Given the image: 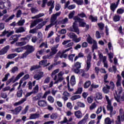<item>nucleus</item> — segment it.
<instances>
[{
  "mask_svg": "<svg viewBox=\"0 0 124 124\" xmlns=\"http://www.w3.org/2000/svg\"><path fill=\"white\" fill-rule=\"evenodd\" d=\"M117 81L116 82V86L117 87H118V88L121 87V86H122V77H121V76H120V75H117Z\"/></svg>",
  "mask_w": 124,
  "mask_h": 124,
  "instance_id": "bb28decb",
  "label": "nucleus"
},
{
  "mask_svg": "<svg viewBox=\"0 0 124 124\" xmlns=\"http://www.w3.org/2000/svg\"><path fill=\"white\" fill-rule=\"evenodd\" d=\"M61 12H59L58 13H56L55 14L51 16V20L53 21L54 22H56L57 17H58V16H60V15H61Z\"/></svg>",
  "mask_w": 124,
  "mask_h": 124,
  "instance_id": "c85d7f7f",
  "label": "nucleus"
},
{
  "mask_svg": "<svg viewBox=\"0 0 124 124\" xmlns=\"http://www.w3.org/2000/svg\"><path fill=\"white\" fill-rule=\"evenodd\" d=\"M59 58H60V59H62V58H63V59H66V58H67V54H64V53H63V51L62 52V51H59L57 53L55 57V60H56L57 61V60Z\"/></svg>",
  "mask_w": 124,
  "mask_h": 124,
  "instance_id": "0eeeda50",
  "label": "nucleus"
},
{
  "mask_svg": "<svg viewBox=\"0 0 124 124\" xmlns=\"http://www.w3.org/2000/svg\"><path fill=\"white\" fill-rule=\"evenodd\" d=\"M25 19H22V20H20L19 21H18V22L17 23V24L18 25V26H24V24H25Z\"/></svg>",
  "mask_w": 124,
  "mask_h": 124,
  "instance_id": "680f3d73",
  "label": "nucleus"
},
{
  "mask_svg": "<svg viewBox=\"0 0 124 124\" xmlns=\"http://www.w3.org/2000/svg\"><path fill=\"white\" fill-rule=\"evenodd\" d=\"M21 15H22V11L21 10H19L17 11L16 14V18H20V17H21Z\"/></svg>",
  "mask_w": 124,
  "mask_h": 124,
  "instance_id": "338daca9",
  "label": "nucleus"
},
{
  "mask_svg": "<svg viewBox=\"0 0 124 124\" xmlns=\"http://www.w3.org/2000/svg\"><path fill=\"white\" fill-rule=\"evenodd\" d=\"M10 46H5L3 49H2L0 51V55H4V54H6L7 53V51L9 49Z\"/></svg>",
  "mask_w": 124,
  "mask_h": 124,
  "instance_id": "4be33fe9",
  "label": "nucleus"
},
{
  "mask_svg": "<svg viewBox=\"0 0 124 124\" xmlns=\"http://www.w3.org/2000/svg\"><path fill=\"white\" fill-rule=\"evenodd\" d=\"M97 107V105L96 104V103L93 102L89 107V109L90 110H93L94 109H95V108H96Z\"/></svg>",
  "mask_w": 124,
  "mask_h": 124,
  "instance_id": "58836bf2",
  "label": "nucleus"
},
{
  "mask_svg": "<svg viewBox=\"0 0 124 124\" xmlns=\"http://www.w3.org/2000/svg\"><path fill=\"white\" fill-rule=\"evenodd\" d=\"M18 71H19V68L17 66L13 67L10 70V72L13 74L16 73V72H18Z\"/></svg>",
  "mask_w": 124,
  "mask_h": 124,
  "instance_id": "473e14b6",
  "label": "nucleus"
},
{
  "mask_svg": "<svg viewBox=\"0 0 124 124\" xmlns=\"http://www.w3.org/2000/svg\"><path fill=\"white\" fill-rule=\"evenodd\" d=\"M23 108L22 106H19L16 108L15 109H11L9 110V112L13 114V115H18L22 111Z\"/></svg>",
  "mask_w": 124,
  "mask_h": 124,
  "instance_id": "1a4fd4ad",
  "label": "nucleus"
},
{
  "mask_svg": "<svg viewBox=\"0 0 124 124\" xmlns=\"http://www.w3.org/2000/svg\"><path fill=\"white\" fill-rule=\"evenodd\" d=\"M87 41L89 43V44H93V42L95 41V40L92 38V37L90 36V35H88V37L87 38Z\"/></svg>",
  "mask_w": 124,
  "mask_h": 124,
  "instance_id": "72a5a7b5",
  "label": "nucleus"
},
{
  "mask_svg": "<svg viewBox=\"0 0 124 124\" xmlns=\"http://www.w3.org/2000/svg\"><path fill=\"white\" fill-rule=\"evenodd\" d=\"M43 21V19L40 18V19H37L35 20H34L31 25L30 28H33V27H35V26H36L38 23H40V22H42Z\"/></svg>",
  "mask_w": 124,
  "mask_h": 124,
  "instance_id": "412c9836",
  "label": "nucleus"
},
{
  "mask_svg": "<svg viewBox=\"0 0 124 124\" xmlns=\"http://www.w3.org/2000/svg\"><path fill=\"white\" fill-rule=\"evenodd\" d=\"M70 41H71L70 40L63 41V42L62 43V45H65L66 48L71 47V46H73V43L70 42Z\"/></svg>",
  "mask_w": 124,
  "mask_h": 124,
  "instance_id": "a211bd4d",
  "label": "nucleus"
},
{
  "mask_svg": "<svg viewBox=\"0 0 124 124\" xmlns=\"http://www.w3.org/2000/svg\"><path fill=\"white\" fill-rule=\"evenodd\" d=\"M91 61L92 56H91V54H89L87 57V60L86 61V63L87 65L86 68V71L89 70L90 68H91V66H92V63L91 62Z\"/></svg>",
  "mask_w": 124,
  "mask_h": 124,
  "instance_id": "423d86ee",
  "label": "nucleus"
},
{
  "mask_svg": "<svg viewBox=\"0 0 124 124\" xmlns=\"http://www.w3.org/2000/svg\"><path fill=\"white\" fill-rule=\"evenodd\" d=\"M104 124H112V120L109 117H107L104 120Z\"/></svg>",
  "mask_w": 124,
  "mask_h": 124,
  "instance_id": "c9c22d12",
  "label": "nucleus"
},
{
  "mask_svg": "<svg viewBox=\"0 0 124 124\" xmlns=\"http://www.w3.org/2000/svg\"><path fill=\"white\" fill-rule=\"evenodd\" d=\"M96 95V99L99 100V99H102V94L100 93H97L95 94Z\"/></svg>",
  "mask_w": 124,
  "mask_h": 124,
  "instance_id": "09e8293b",
  "label": "nucleus"
},
{
  "mask_svg": "<svg viewBox=\"0 0 124 124\" xmlns=\"http://www.w3.org/2000/svg\"><path fill=\"white\" fill-rule=\"evenodd\" d=\"M74 20L77 22H79V27H86V23H85V22L83 21V19L79 18V17L75 16L74 17Z\"/></svg>",
  "mask_w": 124,
  "mask_h": 124,
  "instance_id": "9b49d317",
  "label": "nucleus"
},
{
  "mask_svg": "<svg viewBox=\"0 0 124 124\" xmlns=\"http://www.w3.org/2000/svg\"><path fill=\"white\" fill-rule=\"evenodd\" d=\"M37 104L40 107H46L47 106V101L46 100H40L38 101Z\"/></svg>",
  "mask_w": 124,
  "mask_h": 124,
  "instance_id": "2eb2a0df",
  "label": "nucleus"
},
{
  "mask_svg": "<svg viewBox=\"0 0 124 124\" xmlns=\"http://www.w3.org/2000/svg\"><path fill=\"white\" fill-rule=\"evenodd\" d=\"M55 1L53 0H50V1H48L47 3V6H50V8H49V12L50 13H49L50 14H51V13H52V11L53 10V9L54 8V7H55Z\"/></svg>",
  "mask_w": 124,
  "mask_h": 124,
  "instance_id": "dca6fc26",
  "label": "nucleus"
},
{
  "mask_svg": "<svg viewBox=\"0 0 124 124\" xmlns=\"http://www.w3.org/2000/svg\"><path fill=\"white\" fill-rule=\"evenodd\" d=\"M71 31H74V32H76L78 34H79L80 33V32L79 31V28H78V27L77 26V22L75 21V22L73 23V29H71Z\"/></svg>",
  "mask_w": 124,
  "mask_h": 124,
  "instance_id": "ddd939ff",
  "label": "nucleus"
},
{
  "mask_svg": "<svg viewBox=\"0 0 124 124\" xmlns=\"http://www.w3.org/2000/svg\"><path fill=\"white\" fill-rule=\"evenodd\" d=\"M12 6L11 2L9 0H0V9H9Z\"/></svg>",
  "mask_w": 124,
  "mask_h": 124,
  "instance_id": "f03ea898",
  "label": "nucleus"
},
{
  "mask_svg": "<svg viewBox=\"0 0 124 124\" xmlns=\"http://www.w3.org/2000/svg\"><path fill=\"white\" fill-rule=\"evenodd\" d=\"M44 77V73L42 71H39L37 74L34 75L33 78L37 80V81L40 80L41 78Z\"/></svg>",
  "mask_w": 124,
  "mask_h": 124,
  "instance_id": "f8f14e48",
  "label": "nucleus"
},
{
  "mask_svg": "<svg viewBox=\"0 0 124 124\" xmlns=\"http://www.w3.org/2000/svg\"><path fill=\"white\" fill-rule=\"evenodd\" d=\"M26 29L23 27H20L19 28H15V31L16 33H22V32H25Z\"/></svg>",
  "mask_w": 124,
  "mask_h": 124,
  "instance_id": "f3484780",
  "label": "nucleus"
},
{
  "mask_svg": "<svg viewBox=\"0 0 124 124\" xmlns=\"http://www.w3.org/2000/svg\"><path fill=\"white\" fill-rule=\"evenodd\" d=\"M89 19L91 20L92 22H96L97 21V16H90Z\"/></svg>",
  "mask_w": 124,
  "mask_h": 124,
  "instance_id": "8fccbe9b",
  "label": "nucleus"
},
{
  "mask_svg": "<svg viewBox=\"0 0 124 124\" xmlns=\"http://www.w3.org/2000/svg\"><path fill=\"white\" fill-rule=\"evenodd\" d=\"M90 86H91V81H87L84 83V89H88V88H89V87H90Z\"/></svg>",
  "mask_w": 124,
  "mask_h": 124,
  "instance_id": "4d7b16f0",
  "label": "nucleus"
},
{
  "mask_svg": "<svg viewBox=\"0 0 124 124\" xmlns=\"http://www.w3.org/2000/svg\"><path fill=\"white\" fill-rule=\"evenodd\" d=\"M39 90V86H38V84H37L35 87L33 89L32 92L33 93H38V91Z\"/></svg>",
  "mask_w": 124,
  "mask_h": 124,
  "instance_id": "79ce46f5",
  "label": "nucleus"
},
{
  "mask_svg": "<svg viewBox=\"0 0 124 124\" xmlns=\"http://www.w3.org/2000/svg\"><path fill=\"white\" fill-rule=\"evenodd\" d=\"M22 36V35L21 34H16L15 35L12 36L10 38V41L11 42V44H14L16 41H18V39H19V37H21Z\"/></svg>",
  "mask_w": 124,
  "mask_h": 124,
  "instance_id": "9d476101",
  "label": "nucleus"
},
{
  "mask_svg": "<svg viewBox=\"0 0 124 124\" xmlns=\"http://www.w3.org/2000/svg\"><path fill=\"white\" fill-rule=\"evenodd\" d=\"M16 56H17L16 53L9 54L7 56V58L8 59H14V58H15V57H16Z\"/></svg>",
  "mask_w": 124,
  "mask_h": 124,
  "instance_id": "bf43d9fd",
  "label": "nucleus"
},
{
  "mask_svg": "<svg viewBox=\"0 0 124 124\" xmlns=\"http://www.w3.org/2000/svg\"><path fill=\"white\" fill-rule=\"evenodd\" d=\"M5 34H7V37H9L10 35H12V34H14V31H11L9 32V31H4L2 33L1 36H4V35H5Z\"/></svg>",
  "mask_w": 124,
  "mask_h": 124,
  "instance_id": "5701e85b",
  "label": "nucleus"
},
{
  "mask_svg": "<svg viewBox=\"0 0 124 124\" xmlns=\"http://www.w3.org/2000/svg\"><path fill=\"white\" fill-rule=\"evenodd\" d=\"M68 36L70 37L71 39H73L76 43H78V42H80L81 41V37H79L77 38L78 36H77L76 34L74 32H70L67 33Z\"/></svg>",
  "mask_w": 124,
  "mask_h": 124,
  "instance_id": "39448f33",
  "label": "nucleus"
},
{
  "mask_svg": "<svg viewBox=\"0 0 124 124\" xmlns=\"http://www.w3.org/2000/svg\"><path fill=\"white\" fill-rule=\"evenodd\" d=\"M24 49H26L29 54H31L34 51V48L32 46L27 45L24 46Z\"/></svg>",
  "mask_w": 124,
  "mask_h": 124,
  "instance_id": "aec40b11",
  "label": "nucleus"
},
{
  "mask_svg": "<svg viewBox=\"0 0 124 124\" xmlns=\"http://www.w3.org/2000/svg\"><path fill=\"white\" fill-rule=\"evenodd\" d=\"M63 96L62 97V99L64 100V101H66V100H68V97L69 96H71L70 93L67 91H64L63 93Z\"/></svg>",
  "mask_w": 124,
  "mask_h": 124,
  "instance_id": "6ab92c4d",
  "label": "nucleus"
},
{
  "mask_svg": "<svg viewBox=\"0 0 124 124\" xmlns=\"http://www.w3.org/2000/svg\"><path fill=\"white\" fill-rule=\"evenodd\" d=\"M51 93V91L48 90L45 93L44 95H43V98L46 99L47 97V95L48 94H50Z\"/></svg>",
  "mask_w": 124,
  "mask_h": 124,
  "instance_id": "0e129e2a",
  "label": "nucleus"
},
{
  "mask_svg": "<svg viewBox=\"0 0 124 124\" xmlns=\"http://www.w3.org/2000/svg\"><path fill=\"white\" fill-rule=\"evenodd\" d=\"M24 74H25V73H24V72H20L19 74H18L17 75V76L16 77L15 81H18V80H19V79H20V78H21V77L23 76Z\"/></svg>",
  "mask_w": 124,
  "mask_h": 124,
  "instance_id": "de8ad7c7",
  "label": "nucleus"
},
{
  "mask_svg": "<svg viewBox=\"0 0 124 124\" xmlns=\"http://www.w3.org/2000/svg\"><path fill=\"white\" fill-rule=\"evenodd\" d=\"M40 117V115L38 113L31 114L30 116V120H35L38 119Z\"/></svg>",
  "mask_w": 124,
  "mask_h": 124,
  "instance_id": "a878e982",
  "label": "nucleus"
},
{
  "mask_svg": "<svg viewBox=\"0 0 124 124\" xmlns=\"http://www.w3.org/2000/svg\"><path fill=\"white\" fill-rule=\"evenodd\" d=\"M84 53L82 52H79L78 54V55L75 57L74 62H76V61H77L79 58H84Z\"/></svg>",
  "mask_w": 124,
  "mask_h": 124,
  "instance_id": "f704fd0d",
  "label": "nucleus"
},
{
  "mask_svg": "<svg viewBox=\"0 0 124 124\" xmlns=\"http://www.w3.org/2000/svg\"><path fill=\"white\" fill-rule=\"evenodd\" d=\"M121 121H124V115L123 116L120 115L117 117V120L115 122V124H121Z\"/></svg>",
  "mask_w": 124,
  "mask_h": 124,
  "instance_id": "cd10ccee",
  "label": "nucleus"
},
{
  "mask_svg": "<svg viewBox=\"0 0 124 124\" xmlns=\"http://www.w3.org/2000/svg\"><path fill=\"white\" fill-rule=\"evenodd\" d=\"M77 104L78 106V107H80V108H85V107L86 106L84 103L81 102H78Z\"/></svg>",
  "mask_w": 124,
  "mask_h": 124,
  "instance_id": "603ef678",
  "label": "nucleus"
},
{
  "mask_svg": "<svg viewBox=\"0 0 124 124\" xmlns=\"http://www.w3.org/2000/svg\"><path fill=\"white\" fill-rule=\"evenodd\" d=\"M54 25H56V22L53 21V20H51V19L50 24L46 26L45 31H48L49 29H50V28H52V26H54Z\"/></svg>",
  "mask_w": 124,
  "mask_h": 124,
  "instance_id": "2f4dec72",
  "label": "nucleus"
},
{
  "mask_svg": "<svg viewBox=\"0 0 124 124\" xmlns=\"http://www.w3.org/2000/svg\"><path fill=\"white\" fill-rule=\"evenodd\" d=\"M60 45L57 44L54 46L53 47H51V52H50L49 54L44 56L43 57V59L44 60H46V59H52V57L54 55L57 54V52H58V47H59Z\"/></svg>",
  "mask_w": 124,
  "mask_h": 124,
  "instance_id": "f257e3e1",
  "label": "nucleus"
},
{
  "mask_svg": "<svg viewBox=\"0 0 124 124\" xmlns=\"http://www.w3.org/2000/svg\"><path fill=\"white\" fill-rule=\"evenodd\" d=\"M109 85L110 86H107L108 89H111L112 91H113L114 89L115 88V84H114V82H113V81H110L109 83Z\"/></svg>",
  "mask_w": 124,
  "mask_h": 124,
  "instance_id": "4c0bfd02",
  "label": "nucleus"
},
{
  "mask_svg": "<svg viewBox=\"0 0 124 124\" xmlns=\"http://www.w3.org/2000/svg\"><path fill=\"white\" fill-rule=\"evenodd\" d=\"M50 80L51 78H50V77H47L44 80V84H49V83H50Z\"/></svg>",
  "mask_w": 124,
  "mask_h": 124,
  "instance_id": "6e6d98bb",
  "label": "nucleus"
},
{
  "mask_svg": "<svg viewBox=\"0 0 124 124\" xmlns=\"http://www.w3.org/2000/svg\"><path fill=\"white\" fill-rule=\"evenodd\" d=\"M118 4H118V3H117L116 4H115V3H112L110 4V9L111 10H112V11H113V12H114L115 10H116V8L118 7Z\"/></svg>",
  "mask_w": 124,
  "mask_h": 124,
  "instance_id": "7c9ffc66",
  "label": "nucleus"
},
{
  "mask_svg": "<svg viewBox=\"0 0 124 124\" xmlns=\"http://www.w3.org/2000/svg\"><path fill=\"white\" fill-rule=\"evenodd\" d=\"M22 95H23V90L22 89H18V91L16 93V96L17 97H22Z\"/></svg>",
  "mask_w": 124,
  "mask_h": 124,
  "instance_id": "c03bdc74",
  "label": "nucleus"
},
{
  "mask_svg": "<svg viewBox=\"0 0 124 124\" xmlns=\"http://www.w3.org/2000/svg\"><path fill=\"white\" fill-rule=\"evenodd\" d=\"M66 107L69 110H72V104L70 102H68L66 104Z\"/></svg>",
  "mask_w": 124,
  "mask_h": 124,
  "instance_id": "69168bd1",
  "label": "nucleus"
},
{
  "mask_svg": "<svg viewBox=\"0 0 124 124\" xmlns=\"http://www.w3.org/2000/svg\"><path fill=\"white\" fill-rule=\"evenodd\" d=\"M2 21H4L6 23L9 22L8 20V15H6L2 17Z\"/></svg>",
  "mask_w": 124,
  "mask_h": 124,
  "instance_id": "e2e57ef3",
  "label": "nucleus"
},
{
  "mask_svg": "<svg viewBox=\"0 0 124 124\" xmlns=\"http://www.w3.org/2000/svg\"><path fill=\"white\" fill-rule=\"evenodd\" d=\"M114 98L117 102H121V100L124 101V93L120 97V96L117 94V92H116V94H114Z\"/></svg>",
  "mask_w": 124,
  "mask_h": 124,
  "instance_id": "4468645a",
  "label": "nucleus"
},
{
  "mask_svg": "<svg viewBox=\"0 0 124 124\" xmlns=\"http://www.w3.org/2000/svg\"><path fill=\"white\" fill-rule=\"evenodd\" d=\"M70 83L72 86H74L76 84V81L75 80V76H72L71 78Z\"/></svg>",
  "mask_w": 124,
  "mask_h": 124,
  "instance_id": "e433bc0d",
  "label": "nucleus"
},
{
  "mask_svg": "<svg viewBox=\"0 0 124 124\" xmlns=\"http://www.w3.org/2000/svg\"><path fill=\"white\" fill-rule=\"evenodd\" d=\"M58 117L59 115L57 113H52L50 115V119H51V120H56L58 119Z\"/></svg>",
  "mask_w": 124,
  "mask_h": 124,
  "instance_id": "a18cd8bd",
  "label": "nucleus"
},
{
  "mask_svg": "<svg viewBox=\"0 0 124 124\" xmlns=\"http://www.w3.org/2000/svg\"><path fill=\"white\" fill-rule=\"evenodd\" d=\"M105 98L108 102L107 109L108 111H110V117H112L113 115H115L116 112L115 111H113V107L112 106V102L111 100H109V97L106 95Z\"/></svg>",
  "mask_w": 124,
  "mask_h": 124,
  "instance_id": "7ed1b4c3",
  "label": "nucleus"
},
{
  "mask_svg": "<svg viewBox=\"0 0 124 124\" xmlns=\"http://www.w3.org/2000/svg\"><path fill=\"white\" fill-rule=\"evenodd\" d=\"M121 19V17L119 15L114 16L113 17V21L114 22H118Z\"/></svg>",
  "mask_w": 124,
  "mask_h": 124,
  "instance_id": "13d9d810",
  "label": "nucleus"
},
{
  "mask_svg": "<svg viewBox=\"0 0 124 124\" xmlns=\"http://www.w3.org/2000/svg\"><path fill=\"white\" fill-rule=\"evenodd\" d=\"M46 63H47V61L46 60H45V61L43 60V61L39 62L40 65H44L45 66H46L47 65H49V64L46 65Z\"/></svg>",
  "mask_w": 124,
  "mask_h": 124,
  "instance_id": "052dcab7",
  "label": "nucleus"
},
{
  "mask_svg": "<svg viewBox=\"0 0 124 124\" xmlns=\"http://www.w3.org/2000/svg\"><path fill=\"white\" fill-rule=\"evenodd\" d=\"M47 100L50 103H54V102L55 101V99H54V97H53V96H48L47 97Z\"/></svg>",
  "mask_w": 124,
  "mask_h": 124,
  "instance_id": "864d4df0",
  "label": "nucleus"
},
{
  "mask_svg": "<svg viewBox=\"0 0 124 124\" xmlns=\"http://www.w3.org/2000/svg\"><path fill=\"white\" fill-rule=\"evenodd\" d=\"M75 116L78 118V119H81L83 117V115L82 114V112H81V111L78 110L76 112H75Z\"/></svg>",
  "mask_w": 124,
  "mask_h": 124,
  "instance_id": "c756f323",
  "label": "nucleus"
},
{
  "mask_svg": "<svg viewBox=\"0 0 124 124\" xmlns=\"http://www.w3.org/2000/svg\"><path fill=\"white\" fill-rule=\"evenodd\" d=\"M82 64L81 62H77L74 63V65L72 66V70L76 73L78 74L79 72H80V68H81V65Z\"/></svg>",
  "mask_w": 124,
  "mask_h": 124,
  "instance_id": "20e7f679",
  "label": "nucleus"
},
{
  "mask_svg": "<svg viewBox=\"0 0 124 124\" xmlns=\"http://www.w3.org/2000/svg\"><path fill=\"white\" fill-rule=\"evenodd\" d=\"M29 54L30 53L26 51L22 54V56L20 58V59H25V58L28 57V55H29Z\"/></svg>",
  "mask_w": 124,
  "mask_h": 124,
  "instance_id": "774afa93",
  "label": "nucleus"
},
{
  "mask_svg": "<svg viewBox=\"0 0 124 124\" xmlns=\"http://www.w3.org/2000/svg\"><path fill=\"white\" fill-rule=\"evenodd\" d=\"M73 1L75 3H77L78 5H82L84 2L83 0H73Z\"/></svg>",
  "mask_w": 124,
  "mask_h": 124,
  "instance_id": "49530a36",
  "label": "nucleus"
},
{
  "mask_svg": "<svg viewBox=\"0 0 124 124\" xmlns=\"http://www.w3.org/2000/svg\"><path fill=\"white\" fill-rule=\"evenodd\" d=\"M41 98H43L42 93H39L38 95L32 98L33 101H38L41 99Z\"/></svg>",
  "mask_w": 124,
  "mask_h": 124,
  "instance_id": "b1692460",
  "label": "nucleus"
},
{
  "mask_svg": "<svg viewBox=\"0 0 124 124\" xmlns=\"http://www.w3.org/2000/svg\"><path fill=\"white\" fill-rule=\"evenodd\" d=\"M46 23H47V21H46L42 22L36 27V29L39 30L42 29V28L43 27V26H45V25H46Z\"/></svg>",
  "mask_w": 124,
  "mask_h": 124,
  "instance_id": "ea45409f",
  "label": "nucleus"
},
{
  "mask_svg": "<svg viewBox=\"0 0 124 124\" xmlns=\"http://www.w3.org/2000/svg\"><path fill=\"white\" fill-rule=\"evenodd\" d=\"M93 45L92 46V49H93V52H94V50H95L97 49V42H96V41H94L93 43Z\"/></svg>",
  "mask_w": 124,
  "mask_h": 124,
  "instance_id": "a19ab883",
  "label": "nucleus"
},
{
  "mask_svg": "<svg viewBox=\"0 0 124 124\" xmlns=\"http://www.w3.org/2000/svg\"><path fill=\"white\" fill-rule=\"evenodd\" d=\"M79 98H81V96L79 95H76L71 97V100L73 101L76 100V99H79Z\"/></svg>",
  "mask_w": 124,
  "mask_h": 124,
  "instance_id": "3c124183",
  "label": "nucleus"
},
{
  "mask_svg": "<svg viewBox=\"0 0 124 124\" xmlns=\"http://www.w3.org/2000/svg\"><path fill=\"white\" fill-rule=\"evenodd\" d=\"M57 75L58 78L57 80L54 82V84H58V83H59V82H62V81L63 80L64 78L62 76L64 75V72L62 71H61Z\"/></svg>",
  "mask_w": 124,
  "mask_h": 124,
  "instance_id": "6e6552de",
  "label": "nucleus"
},
{
  "mask_svg": "<svg viewBox=\"0 0 124 124\" xmlns=\"http://www.w3.org/2000/svg\"><path fill=\"white\" fill-rule=\"evenodd\" d=\"M24 49H25L24 46L16 48L15 49V52H16V53H21V52H23V51H24Z\"/></svg>",
  "mask_w": 124,
  "mask_h": 124,
  "instance_id": "37998d69",
  "label": "nucleus"
},
{
  "mask_svg": "<svg viewBox=\"0 0 124 124\" xmlns=\"http://www.w3.org/2000/svg\"><path fill=\"white\" fill-rule=\"evenodd\" d=\"M25 101H27L26 98H22L19 101L15 103L14 104V106H19V105H21V104H23Z\"/></svg>",
  "mask_w": 124,
  "mask_h": 124,
  "instance_id": "393cba45",
  "label": "nucleus"
},
{
  "mask_svg": "<svg viewBox=\"0 0 124 124\" xmlns=\"http://www.w3.org/2000/svg\"><path fill=\"white\" fill-rule=\"evenodd\" d=\"M44 16V14L41 13L39 14L38 15L32 17V19H38V18H40V17H43Z\"/></svg>",
  "mask_w": 124,
  "mask_h": 124,
  "instance_id": "5fc2aeb1",
  "label": "nucleus"
}]
</instances>
